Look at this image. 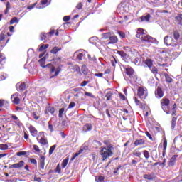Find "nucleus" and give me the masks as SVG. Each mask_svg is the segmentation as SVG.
Returning <instances> with one entry per match:
<instances>
[{"mask_svg": "<svg viewBox=\"0 0 182 182\" xmlns=\"http://www.w3.org/2000/svg\"><path fill=\"white\" fill-rule=\"evenodd\" d=\"M55 173H58V174L62 173V168H60V164H58L56 166V168L55 170Z\"/></svg>", "mask_w": 182, "mask_h": 182, "instance_id": "37", "label": "nucleus"}, {"mask_svg": "<svg viewBox=\"0 0 182 182\" xmlns=\"http://www.w3.org/2000/svg\"><path fill=\"white\" fill-rule=\"evenodd\" d=\"M177 157H178V155H173L170 159L168 163V167H173L176 164L177 161Z\"/></svg>", "mask_w": 182, "mask_h": 182, "instance_id": "10", "label": "nucleus"}, {"mask_svg": "<svg viewBox=\"0 0 182 182\" xmlns=\"http://www.w3.org/2000/svg\"><path fill=\"white\" fill-rule=\"evenodd\" d=\"M109 42L108 43V45H112L114 43H117L119 42V38H117V36H110L109 37Z\"/></svg>", "mask_w": 182, "mask_h": 182, "instance_id": "13", "label": "nucleus"}, {"mask_svg": "<svg viewBox=\"0 0 182 182\" xmlns=\"http://www.w3.org/2000/svg\"><path fill=\"white\" fill-rule=\"evenodd\" d=\"M11 119L16 120V124H17V126H21V121H19L16 115H11Z\"/></svg>", "mask_w": 182, "mask_h": 182, "instance_id": "34", "label": "nucleus"}, {"mask_svg": "<svg viewBox=\"0 0 182 182\" xmlns=\"http://www.w3.org/2000/svg\"><path fill=\"white\" fill-rule=\"evenodd\" d=\"M17 86H18V90L20 92H23V90H25V89H26V84H25V82L17 84Z\"/></svg>", "mask_w": 182, "mask_h": 182, "instance_id": "23", "label": "nucleus"}, {"mask_svg": "<svg viewBox=\"0 0 182 182\" xmlns=\"http://www.w3.org/2000/svg\"><path fill=\"white\" fill-rule=\"evenodd\" d=\"M55 149H56V145H53L50 146L49 149V156H52L53 154V151H55Z\"/></svg>", "mask_w": 182, "mask_h": 182, "instance_id": "38", "label": "nucleus"}, {"mask_svg": "<svg viewBox=\"0 0 182 182\" xmlns=\"http://www.w3.org/2000/svg\"><path fill=\"white\" fill-rule=\"evenodd\" d=\"M3 107L4 109H9V102L6 100H4V102L3 104Z\"/></svg>", "mask_w": 182, "mask_h": 182, "instance_id": "42", "label": "nucleus"}, {"mask_svg": "<svg viewBox=\"0 0 182 182\" xmlns=\"http://www.w3.org/2000/svg\"><path fill=\"white\" fill-rule=\"evenodd\" d=\"M149 69L154 75H157V73H159V69H157L156 66L152 65L151 68H149Z\"/></svg>", "mask_w": 182, "mask_h": 182, "instance_id": "28", "label": "nucleus"}, {"mask_svg": "<svg viewBox=\"0 0 182 182\" xmlns=\"http://www.w3.org/2000/svg\"><path fill=\"white\" fill-rule=\"evenodd\" d=\"M175 19L176 22H178V25L182 26V17L181 16H176Z\"/></svg>", "mask_w": 182, "mask_h": 182, "instance_id": "39", "label": "nucleus"}, {"mask_svg": "<svg viewBox=\"0 0 182 182\" xmlns=\"http://www.w3.org/2000/svg\"><path fill=\"white\" fill-rule=\"evenodd\" d=\"M48 110L50 113H51V114H53V113H55V107H49L48 109Z\"/></svg>", "mask_w": 182, "mask_h": 182, "instance_id": "56", "label": "nucleus"}, {"mask_svg": "<svg viewBox=\"0 0 182 182\" xmlns=\"http://www.w3.org/2000/svg\"><path fill=\"white\" fill-rule=\"evenodd\" d=\"M136 55H138V57L135 58L134 63V65H140V55L139 54V53H136Z\"/></svg>", "mask_w": 182, "mask_h": 182, "instance_id": "29", "label": "nucleus"}, {"mask_svg": "<svg viewBox=\"0 0 182 182\" xmlns=\"http://www.w3.org/2000/svg\"><path fill=\"white\" fill-rule=\"evenodd\" d=\"M93 129V126L90 123H86L83 127L82 133H87V132H91Z\"/></svg>", "mask_w": 182, "mask_h": 182, "instance_id": "9", "label": "nucleus"}, {"mask_svg": "<svg viewBox=\"0 0 182 182\" xmlns=\"http://www.w3.org/2000/svg\"><path fill=\"white\" fill-rule=\"evenodd\" d=\"M82 8H83V4H82V2H79L76 6V9L80 10Z\"/></svg>", "mask_w": 182, "mask_h": 182, "instance_id": "53", "label": "nucleus"}, {"mask_svg": "<svg viewBox=\"0 0 182 182\" xmlns=\"http://www.w3.org/2000/svg\"><path fill=\"white\" fill-rule=\"evenodd\" d=\"M83 56H84L83 53H79L77 56V59L78 60H82V59H83Z\"/></svg>", "mask_w": 182, "mask_h": 182, "instance_id": "58", "label": "nucleus"}, {"mask_svg": "<svg viewBox=\"0 0 182 182\" xmlns=\"http://www.w3.org/2000/svg\"><path fill=\"white\" fill-rule=\"evenodd\" d=\"M161 107L164 112H167V109H168V106H170V99L167 97H164L160 101Z\"/></svg>", "mask_w": 182, "mask_h": 182, "instance_id": "4", "label": "nucleus"}, {"mask_svg": "<svg viewBox=\"0 0 182 182\" xmlns=\"http://www.w3.org/2000/svg\"><path fill=\"white\" fill-rule=\"evenodd\" d=\"M18 22V18L17 17H14L11 21H10V25H14V23H16Z\"/></svg>", "mask_w": 182, "mask_h": 182, "instance_id": "44", "label": "nucleus"}, {"mask_svg": "<svg viewBox=\"0 0 182 182\" xmlns=\"http://www.w3.org/2000/svg\"><path fill=\"white\" fill-rule=\"evenodd\" d=\"M118 35L120 36V38H122V39H124V38H126V33L122 31H118Z\"/></svg>", "mask_w": 182, "mask_h": 182, "instance_id": "43", "label": "nucleus"}, {"mask_svg": "<svg viewBox=\"0 0 182 182\" xmlns=\"http://www.w3.org/2000/svg\"><path fill=\"white\" fill-rule=\"evenodd\" d=\"M174 40H173L172 37H168V36H165L164 38V44L167 46H170V45H172L171 43L173 42Z\"/></svg>", "mask_w": 182, "mask_h": 182, "instance_id": "12", "label": "nucleus"}, {"mask_svg": "<svg viewBox=\"0 0 182 182\" xmlns=\"http://www.w3.org/2000/svg\"><path fill=\"white\" fill-rule=\"evenodd\" d=\"M140 149L141 148H137L135 150H134L132 152L133 156L139 158L141 157V151H140Z\"/></svg>", "mask_w": 182, "mask_h": 182, "instance_id": "17", "label": "nucleus"}, {"mask_svg": "<svg viewBox=\"0 0 182 182\" xmlns=\"http://www.w3.org/2000/svg\"><path fill=\"white\" fill-rule=\"evenodd\" d=\"M164 76H165V80L167 83H171L173 82V78L166 73L164 74Z\"/></svg>", "mask_w": 182, "mask_h": 182, "instance_id": "22", "label": "nucleus"}, {"mask_svg": "<svg viewBox=\"0 0 182 182\" xmlns=\"http://www.w3.org/2000/svg\"><path fill=\"white\" fill-rule=\"evenodd\" d=\"M55 35V29H50V31L48 32V36L51 37Z\"/></svg>", "mask_w": 182, "mask_h": 182, "instance_id": "52", "label": "nucleus"}, {"mask_svg": "<svg viewBox=\"0 0 182 182\" xmlns=\"http://www.w3.org/2000/svg\"><path fill=\"white\" fill-rule=\"evenodd\" d=\"M37 140L41 144L45 146V144H46V138L45 137V133L40 132L39 135L37 137Z\"/></svg>", "mask_w": 182, "mask_h": 182, "instance_id": "7", "label": "nucleus"}, {"mask_svg": "<svg viewBox=\"0 0 182 182\" xmlns=\"http://www.w3.org/2000/svg\"><path fill=\"white\" fill-rule=\"evenodd\" d=\"M68 163H69V158L63 159L61 164L62 168H65L68 166Z\"/></svg>", "mask_w": 182, "mask_h": 182, "instance_id": "24", "label": "nucleus"}, {"mask_svg": "<svg viewBox=\"0 0 182 182\" xmlns=\"http://www.w3.org/2000/svg\"><path fill=\"white\" fill-rule=\"evenodd\" d=\"M74 106H76V103H75V102H71L68 106V109H72Z\"/></svg>", "mask_w": 182, "mask_h": 182, "instance_id": "60", "label": "nucleus"}, {"mask_svg": "<svg viewBox=\"0 0 182 182\" xmlns=\"http://www.w3.org/2000/svg\"><path fill=\"white\" fill-rule=\"evenodd\" d=\"M38 63L40 64V66H41V68H46V65H45V63H46V56H44L43 58H42L41 59H40L38 60Z\"/></svg>", "mask_w": 182, "mask_h": 182, "instance_id": "18", "label": "nucleus"}, {"mask_svg": "<svg viewBox=\"0 0 182 182\" xmlns=\"http://www.w3.org/2000/svg\"><path fill=\"white\" fill-rule=\"evenodd\" d=\"M95 181L97 182H105V176H97L95 178Z\"/></svg>", "mask_w": 182, "mask_h": 182, "instance_id": "35", "label": "nucleus"}, {"mask_svg": "<svg viewBox=\"0 0 182 182\" xmlns=\"http://www.w3.org/2000/svg\"><path fill=\"white\" fill-rule=\"evenodd\" d=\"M163 147H164L163 156H164V154H166V150H167V139L166 138L164 139Z\"/></svg>", "mask_w": 182, "mask_h": 182, "instance_id": "26", "label": "nucleus"}, {"mask_svg": "<svg viewBox=\"0 0 182 182\" xmlns=\"http://www.w3.org/2000/svg\"><path fill=\"white\" fill-rule=\"evenodd\" d=\"M145 134L146 136H147L149 140H153V136H151V134H150V132H146Z\"/></svg>", "mask_w": 182, "mask_h": 182, "instance_id": "57", "label": "nucleus"}, {"mask_svg": "<svg viewBox=\"0 0 182 182\" xmlns=\"http://www.w3.org/2000/svg\"><path fill=\"white\" fill-rule=\"evenodd\" d=\"M33 150H35L36 153H41V149H39L38 145H33Z\"/></svg>", "mask_w": 182, "mask_h": 182, "instance_id": "50", "label": "nucleus"}, {"mask_svg": "<svg viewBox=\"0 0 182 182\" xmlns=\"http://www.w3.org/2000/svg\"><path fill=\"white\" fill-rule=\"evenodd\" d=\"M46 68L50 69V73H53L55 70H56V68L55 66L52 65V64H47Z\"/></svg>", "mask_w": 182, "mask_h": 182, "instance_id": "25", "label": "nucleus"}, {"mask_svg": "<svg viewBox=\"0 0 182 182\" xmlns=\"http://www.w3.org/2000/svg\"><path fill=\"white\" fill-rule=\"evenodd\" d=\"M103 143L106 146L101 148L100 154L102 156V161H105V160H107V159L113 156L114 146H113V144H112V140L110 139H105L104 140Z\"/></svg>", "mask_w": 182, "mask_h": 182, "instance_id": "1", "label": "nucleus"}, {"mask_svg": "<svg viewBox=\"0 0 182 182\" xmlns=\"http://www.w3.org/2000/svg\"><path fill=\"white\" fill-rule=\"evenodd\" d=\"M60 70H62V68H60V66H58V67L56 68L55 75H53L52 77H55L58 76V75H59V73H60Z\"/></svg>", "mask_w": 182, "mask_h": 182, "instance_id": "36", "label": "nucleus"}, {"mask_svg": "<svg viewBox=\"0 0 182 182\" xmlns=\"http://www.w3.org/2000/svg\"><path fill=\"white\" fill-rule=\"evenodd\" d=\"M137 96L140 99H146L147 97V88L146 87H138Z\"/></svg>", "mask_w": 182, "mask_h": 182, "instance_id": "3", "label": "nucleus"}, {"mask_svg": "<svg viewBox=\"0 0 182 182\" xmlns=\"http://www.w3.org/2000/svg\"><path fill=\"white\" fill-rule=\"evenodd\" d=\"M125 73L129 76V79H134V77H136L134 70L132 67L125 68Z\"/></svg>", "mask_w": 182, "mask_h": 182, "instance_id": "5", "label": "nucleus"}, {"mask_svg": "<svg viewBox=\"0 0 182 182\" xmlns=\"http://www.w3.org/2000/svg\"><path fill=\"white\" fill-rule=\"evenodd\" d=\"M150 18H151V16H150V14H147L146 16H141L139 17V19L141 22H149L150 21Z\"/></svg>", "mask_w": 182, "mask_h": 182, "instance_id": "14", "label": "nucleus"}, {"mask_svg": "<svg viewBox=\"0 0 182 182\" xmlns=\"http://www.w3.org/2000/svg\"><path fill=\"white\" fill-rule=\"evenodd\" d=\"M0 150H8V144H0Z\"/></svg>", "mask_w": 182, "mask_h": 182, "instance_id": "45", "label": "nucleus"}, {"mask_svg": "<svg viewBox=\"0 0 182 182\" xmlns=\"http://www.w3.org/2000/svg\"><path fill=\"white\" fill-rule=\"evenodd\" d=\"M64 22H68V21H70V16H65L63 17Z\"/></svg>", "mask_w": 182, "mask_h": 182, "instance_id": "59", "label": "nucleus"}, {"mask_svg": "<svg viewBox=\"0 0 182 182\" xmlns=\"http://www.w3.org/2000/svg\"><path fill=\"white\" fill-rule=\"evenodd\" d=\"M46 49V45H42L39 48H38V52H43Z\"/></svg>", "mask_w": 182, "mask_h": 182, "instance_id": "51", "label": "nucleus"}, {"mask_svg": "<svg viewBox=\"0 0 182 182\" xmlns=\"http://www.w3.org/2000/svg\"><path fill=\"white\" fill-rule=\"evenodd\" d=\"M29 130L31 136H33V137H36L38 134V130H36V129L33 126H30Z\"/></svg>", "mask_w": 182, "mask_h": 182, "instance_id": "15", "label": "nucleus"}, {"mask_svg": "<svg viewBox=\"0 0 182 182\" xmlns=\"http://www.w3.org/2000/svg\"><path fill=\"white\" fill-rule=\"evenodd\" d=\"M145 65H146V66H148V68H151V66H153V60L151 59H146L145 60Z\"/></svg>", "mask_w": 182, "mask_h": 182, "instance_id": "27", "label": "nucleus"}, {"mask_svg": "<svg viewBox=\"0 0 182 182\" xmlns=\"http://www.w3.org/2000/svg\"><path fill=\"white\" fill-rule=\"evenodd\" d=\"M30 162L31 164H35V166H38V161L35 159H30Z\"/></svg>", "mask_w": 182, "mask_h": 182, "instance_id": "55", "label": "nucleus"}, {"mask_svg": "<svg viewBox=\"0 0 182 182\" xmlns=\"http://www.w3.org/2000/svg\"><path fill=\"white\" fill-rule=\"evenodd\" d=\"M41 41H45L46 39V33H41L40 35Z\"/></svg>", "mask_w": 182, "mask_h": 182, "instance_id": "47", "label": "nucleus"}, {"mask_svg": "<svg viewBox=\"0 0 182 182\" xmlns=\"http://www.w3.org/2000/svg\"><path fill=\"white\" fill-rule=\"evenodd\" d=\"M155 96L158 99H161L163 96H164V91H163V89L161 88V87H157L155 90Z\"/></svg>", "mask_w": 182, "mask_h": 182, "instance_id": "6", "label": "nucleus"}, {"mask_svg": "<svg viewBox=\"0 0 182 182\" xmlns=\"http://www.w3.org/2000/svg\"><path fill=\"white\" fill-rule=\"evenodd\" d=\"M173 37L176 41L180 39V33L178 32V31H173Z\"/></svg>", "mask_w": 182, "mask_h": 182, "instance_id": "30", "label": "nucleus"}, {"mask_svg": "<svg viewBox=\"0 0 182 182\" xmlns=\"http://www.w3.org/2000/svg\"><path fill=\"white\" fill-rule=\"evenodd\" d=\"M85 95L89 96V97H92V99H95V97H96L95 95H93V94H92V92H85Z\"/></svg>", "mask_w": 182, "mask_h": 182, "instance_id": "49", "label": "nucleus"}, {"mask_svg": "<svg viewBox=\"0 0 182 182\" xmlns=\"http://www.w3.org/2000/svg\"><path fill=\"white\" fill-rule=\"evenodd\" d=\"M16 154L19 157H21V156H26V151H18Z\"/></svg>", "mask_w": 182, "mask_h": 182, "instance_id": "54", "label": "nucleus"}, {"mask_svg": "<svg viewBox=\"0 0 182 182\" xmlns=\"http://www.w3.org/2000/svg\"><path fill=\"white\" fill-rule=\"evenodd\" d=\"M146 143V140L141 139H136L134 144V146H140L141 144H144Z\"/></svg>", "mask_w": 182, "mask_h": 182, "instance_id": "19", "label": "nucleus"}, {"mask_svg": "<svg viewBox=\"0 0 182 182\" xmlns=\"http://www.w3.org/2000/svg\"><path fill=\"white\" fill-rule=\"evenodd\" d=\"M143 154L146 160H149V159H150V153L149 152V151L144 150L143 151Z\"/></svg>", "mask_w": 182, "mask_h": 182, "instance_id": "33", "label": "nucleus"}, {"mask_svg": "<svg viewBox=\"0 0 182 182\" xmlns=\"http://www.w3.org/2000/svg\"><path fill=\"white\" fill-rule=\"evenodd\" d=\"M119 97L121 99V100H126V97L124 96V95L119 93Z\"/></svg>", "mask_w": 182, "mask_h": 182, "instance_id": "62", "label": "nucleus"}, {"mask_svg": "<svg viewBox=\"0 0 182 182\" xmlns=\"http://www.w3.org/2000/svg\"><path fill=\"white\" fill-rule=\"evenodd\" d=\"M176 122H177V117H173L172 118V122H171V127H173V129H174V127H176Z\"/></svg>", "mask_w": 182, "mask_h": 182, "instance_id": "40", "label": "nucleus"}, {"mask_svg": "<svg viewBox=\"0 0 182 182\" xmlns=\"http://www.w3.org/2000/svg\"><path fill=\"white\" fill-rule=\"evenodd\" d=\"M121 168H122V165L118 166V167L115 168V171H114V174H117V171H119Z\"/></svg>", "mask_w": 182, "mask_h": 182, "instance_id": "63", "label": "nucleus"}, {"mask_svg": "<svg viewBox=\"0 0 182 182\" xmlns=\"http://www.w3.org/2000/svg\"><path fill=\"white\" fill-rule=\"evenodd\" d=\"M134 100L136 105V106H139V107H141V109H143V107H144L145 105L141 103L140 102V100H139V99H137V97H134Z\"/></svg>", "mask_w": 182, "mask_h": 182, "instance_id": "20", "label": "nucleus"}, {"mask_svg": "<svg viewBox=\"0 0 182 182\" xmlns=\"http://www.w3.org/2000/svg\"><path fill=\"white\" fill-rule=\"evenodd\" d=\"M136 38L141 39L143 43H154L155 45L159 43V41L155 38H153L150 35L144 33V29L143 28L137 29Z\"/></svg>", "mask_w": 182, "mask_h": 182, "instance_id": "2", "label": "nucleus"}, {"mask_svg": "<svg viewBox=\"0 0 182 182\" xmlns=\"http://www.w3.org/2000/svg\"><path fill=\"white\" fill-rule=\"evenodd\" d=\"M117 53L122 58H126V56L127 55V54H126V53H124V51H117Z\"/></svg>", "mask_w": 182, "mask_h": 182, "instance_id": "48", "label": "nucleus"}, {"mask_svg": "<svg viewBox=\"0 0 182 182\" xmlns=\"http://www.w3.org/2000/svg\"><path fill=\"white\" fill-rule=\"evenodd\" d=\"M105 97H107V101L111 100L112 97H113V92H109L105 95Z\"/></svg>", "mask_w": 182, "mask_h": 182, "instance_id": "32", "label": "nucleus"}, {"mask_svg": "<svg viewBox=\"0 0 182 182\" xmlns=\"http://www.w3.org/2000/svg\"><path fill=\"white\" fill-rule=\"evenodd\" d=\"M111 36H112V33H103L102 34V36L104 39H110Z\"/></svg>", "mask_w": 182, "mask_h": 182, "instance_id": "31", "label": "nucleus"}, {"mask_svg": "<svg viewBox=\"0 0 182 182\" xmlns=\"http://www.w3.org/2000/svg\"><path fill=\"white\" fill-rule=\"evenodd\" d=\"M62 50V48L60 47H58V46H55L51 50H50V53H53V55H56V53H58V52Z\"/></svg>", "mask_w": 182, "mask_h": 182, "instance_id": "21", "label": "nucleus"}, {"mask_svg": "<svg viewBox=\"0 0 182 182\" xmlns=\"http://www.w3.org/2000/svg\"><path fill=\"white\" fill-rule=\"evenodd\" d=\"M14 103L15 105H19V103H21V99H19L18 97H16L14 100Z\"/></svg>", "mask_w": 182, "mask_h": 182, "instance_id": "46", "label": "nucleus"}, {"mask_svg": "<svg viewBox=\"0 0 182 182\" xmlns=\"http://www.w3.org/2000/svg\"><path fill=\"white\" fill-rule=\"evenodd\" d=\"M39 167H40L41 170L45 169V156H41Z\"/></svg>", "mask_w": 182, "mask_h": 182, "instance_id": "16", "label": "nucleus"}, {"mask_svg": "<svg viewBox=\"0 0 182 182\" xmlns=\"http://www.w3.org/2000/svg\"><path fill=\"white\" fill-rule=\"evenodd\" d=\"M63 113H65V108H61L59 109L58 117L62 118L63 117Z\"/></svg>", "mask_w": 182, "mask_h": 182, "instance_id": "41", "label": "nucleus"}, {"mask_svg": "<svg viewBox=\"0 0 182 182\" xmlns=\"http://www.w3.org/2000/svg\"><path fill=\"white\" fill-rule=\"evenodd\" d=\"M87 83H89V81H83V82L81 83L80 86H81L82 87H85V86H86V85H87Z\"/></svg>", "mask_w": 182, "mask_h": 182, "instance_id": "61", "label": "nucleus"}, {"mask_svg": "<svg viewBox=\"0 0 182 182\" xmlns=\"http://www.w3.org/2000/svg\"><path fill=\"white\" fill-rule=\"evenodd\" d=\"M23 166H25V161H20L17 164H14L10 165L9 166V168H22V167H23Z\"/></svg>", "mask_w": 182, "mask_h": 182, "instance_id": "8", "label": "nucleus"}, {"mask_svg": "<svg viewBox=\"0 0 182 182\" xmlns=\"http://www.w3.org/2000/svg\"><path fill=\"white\" fill-rule=\"evenodd\" d=\"M143 177L144 180H149V181H153V180H156V175L153 173L144 174Z\"/></svg>", "mask_w": 182, "mask_h": 182, "instance_id": "11", "label": "nucleus"}, {"mask_svg": "<svg viewBox=\"0 0 182 182\" xmlns=\"http://www.w3.org/2000/svg\"><path fill=\"white\" fill-rule=\"evenodd\" d=\"M4 39H5V34L1 33L0 34V42L4 41Z\"/></svg>", "mask_w": 182, "mask_h": 182, "instance_id": "64", "label": "nucleus"}]
</instances>
